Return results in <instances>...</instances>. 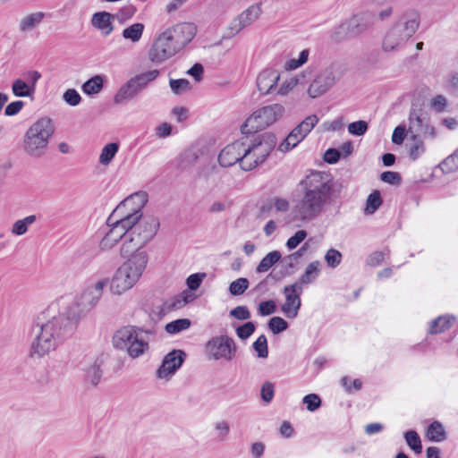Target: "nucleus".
<instances>
[{
  "label": "nucleus",
  "instance_id": "nucleus-1",
  "mask_svg": "<svg viewBox=\"0 0 458 458\" xmlns=\"http://www.w3.org/2000/svg\"><path fill=\"white\" fill-rule=\"evenodd\" d=\"M81 312L80 302L74 301L68 306L66 313L50 317L47 310L38 317L32 329L35 337L30 346V356L43 358L55 351L73 334Z\"/></svg>",
  "mask_w": 458,
  "mask_h": 458
},
{
  "label": "nucleus",
  "instance_id": "nucleus-2",
  "mask_svg": "<svg viewBox=\"0 0 458 458\" xmlns=\"http://www.w3.org/2000/svg\"><path fill=\"white\" fill-rule=\"evenodd\" d=\"M303 196L293 208L295 217L301 221H311L319 216L325 206L331 203L334 183L330 174L312 171L301 182Z\"/></svg>",
  "mask_w": 458,
  "mask_h": 458
},
{
  "label": "nucleus",
  "instance_id": "nucleus-3",
  "mask_svg": "<svg viewBox=\"0 0 458 458\" xmlns=\"http://www.w3.org/2000/svg\"><path fill=\"white\" fill-rule=\"evenodd\" d=\"M126 223V240L121 247L123 257L132 256L140 250L156 235L159 227L157 218L154 216L142 217L140 208H132L131 211H123Z\"/></svg>",
  "mask_w": 458,
  "mask_h": 458
},
{
  "label": "nucleus",
  "instance_id": "nucleus-4",
  "mask_svg": "<svg viewBox=\"0 0 458 458\" xmlns=\"http://www.w3.org/2000/svg\"><path fill=\"white\" fill-rule=\"evenodd\" d=\"M148 261V253L141 251L133 254L114 274L110 281V292L121 295L139 281Z\"/></svg>",
  "mask_w": 458,
  "mask_h": 458
},
{
  "label": "nucleus",
  "instance_id": "nucleus-5",
  "mask_svg": "<svg viewBox=\"0 0 458 458\" xmlns=\"http://www.w3.org/2000/svg\"><path fill=\"white\" fill-rule=\"evenodd\" d=\"M54 133L55 125L52 119L47 116L39 118L29 127L24 134L23 151L32 158L44 157Z\"/></svg>",
  "mask_w": 458,
  "mask_h": 458
},
{
  "label": "nucleus",
  "instance_id": "nucleus-6",
  "mask_svg": "<svg viewBox=\"0 0 458 458\" xmlns=\"http://www.w3.org/2000/svg\"><path fill=\"white\" fill-rule=\"evenodd\" d=\"M419 26V13L413 9L404 12L386 33L382 41L383 51L398 50L415 34Z\"/></svg>",
  "mask_w": 458,
  "mask_h": 458
},
{
  "label": "nucleus",
  "instance_id": "nucleus-7",
  "mask_svg": "<svg viewBox=\"0 0 458 458\" xmlns=\"http://www.w3.org/2000/svg\"><path fill=\"white\" fill-rule=\"evenodd\" d=\"M151 335L150 330H144L135 326H125L115 331L112 343L115 349L125 350L132 358H138L148 350V341L142 334Z\"/></svg>",
  "mask_w": 458,
  "mask_h": 458
},
{
  "label": "nucleus",
  "instance_id": "nucleus-8",
  "mask_svg": "<svg viewBox=\"0 0 458 458\" xmlns=\"http://www.w3.org/2000/svg\"><path fill=\"white\" fill-rule=\"evenodd\" d=\"M284 113L281 104H271L256 110L242 125L243 134L261 131L278 121Z\"/></svg>",
  "mask_w": 458,
  "mask_h": 458
},
{
  "label": "nucleus",
  "instance_id": "nucleus-9",
  "mask_svg": "<svg viewBox=\"0 0 458 458\" xmlns=\"http://www.w3.org/2000/svg\"><path fill=\"white\" fill-rule=\"evenodd\" d=\"M131 199H126L121 202L107 218V225L111 227L100 242L102 250L113 248L120 240H126V223L123 209L130 205Z\"/></svg>",
  "mask_w": 458,
  "mask_h": 458
},
{
  "label": "nucleus",
  "instance_id": "nucleus-10",
  "mask_svg": "<svg viewBox=\"0 0 458 458\" xmlns=\"http://www.w3.org/2000/svg\"><path fill=\"white\" fill-rule=\"evenodd\" d=\"M181 49L171 39L168 33L164 31L154 41L148 51V57L152 63L160 64L177 54Z\"/></svg>",
  "mask_w": 458,
  "mask_h": 458
},
{
  "label": "nucleus",
  "instance_id": "nucleus-11",
  "mask_svg": "<svg viewBox=\"0 0 458 458\" xmlns=\"http://www.w3.org/2000/svg\"><path fill=\"white\" fill-rule=\"evenodd\" d=\"M338 67L332 64L322 70L312 81L308 88V94L315 98L324 95L331 87L335 85L339 77Z\"/></svg>",
  "mask_w": 458,
  "mask_h": 458
},
{
  "label": "nucleus",
  "instance_id": "nucleus-12",
  "mask_svg": "<svg viewBox=\"0 0 458 458\" xmlns=\"http://www.w3.org/2000/svg\"><path fill=\"white\" fill-rule=\"evenodd\" d=\"M206 348L214 360H232L236 352V344L233 338L220 335L211 338Z\"/></svg>",
  "mask_w": 458,
  "mask_h": 458
},
{
  "label": "nucleus",
  "instance_id": "nucleus-13",
  "mask_svg": "<svg viewBox=\"0 0 458 458\" xmlns=\"http://www.w3.org/2000/svg\"><path fill=\"white\" fill-rule=\"evenodd\" d=\"M301 292L302 288L301 285H299V283L286 285L284 288L285 302L281 309L287 318H294L298 316V312L301 305Z\"/></svg>",
  "mask_w": 458,
  "mask_h": 458
},
{
  "label": "nucleus",
  "instance_id": "nucleus-14",
  "mask_svg": "<svg viewBox=\"0 0 458 458\" xmlns=\"http://www.w3.org/2000/svg\"><path fill=\"white\" fill-rule=\"evenodd\" d=\"M261 14L260 4L250 5L236 18H234L229 27L230 36L236 35L244 28L252 24Z\"/></svg>",
  "mask_w": 458,
  "mask_h": 458
},
{
  "label": "nucleus",
  "instance_id": "nucleus-15",
  "mask_svg": "<svg viewBox=\"0 0 458 458\" xmlns=\"http://www.w3.org/2000/svg\"><path fill=\"white\" fill-rule=\"evenodd\" d=\"M165 31L182 50L193 39L197 32V28L193 23L183 22L176 24L167 29Z\"/></svg>",
  "mask_w": 458,
  "mask_h": 458
},
{
  "label": "nucleus",
  "instance_id": "nucleus-16",
  "mask_svg": "<svg viewBox=\"0 0 458 458\" xmlns=\"http://www.w3.org/2000/svg\"><path fill=\"white\" fill-rule=\"evenodd\" d=\"M276 145V138L273 133L265 132L256 136L249 146L254 151L257 158L263 163Z\"/></svg>",
  "mask_w": 458,
  "mask_h": 458
},
{
  "label": "nucleus",
  "instance_id": "nucleus-17",
  "mask_svg": "<svg viewBox=\"0 0 458 458\" xmlns=\"http://www.w3.org/2000/svg\"><path fill=\"white\" fill-rule=\"evenodd\" d=\"M185 357V352L182 350H173L166 354L161 366L157 370V377L159 378H168L175 373L182 366Z\"/></svg>",
  "mask_w": 458,
  "mask_h": 458
},
{
  "label": "nucleus",
  "instance_id": "nucleus-18",
  "mask_svg": "<svg viewBox=\"0 0 458 458\" xmlns=\"http://www.w3.org/2000/svg\"><path fill=\"white\" fill-rule=\"evenodd\" d=\"M280 81V72L272 68L262 70L256 80L258 90L261 95H270L276 92Z\"/></svg>",
  "mask_w": 458,
  "mask_h": 458
},
{
  "label": "nucleus",
  "instance_id": "nucleus-19",
  "mask_svg": "<svg viewBox=\"0 0 458 458\" xmlns=\"http://www.w3.org/2000/svg\"><path fill=\"white\" fill-rule=\"evenodd\" d=\"M410 130L415 131L418 134L429 135L434 138L436 135L434 127L429 125L428 114L421 109H412L409 116Z\"/></svg>",
  "mask_w": 458,
  "mask_h": 458
},
{
  "label": "nucleus",
  "instance_id": "nucleus-20",
  "mask_svg": "<svg viewBox=\"0 0 458 458\" xmlns=\"http://www.w3.org/2000/svg\"><path fill=\"white\" fill-rule=\"evenodd\" d=\"M374 23V15L371 13H361L353 15L346 21L349 35L356 37L369 30Z\"/></svg>",
  "mask_w": 458,
  "mask_h": 458
},
{
  "label": "nucleus",
  "instance_id": "nucleus-21",
  "mask_svg": "<svg viewBox=\"0 0 458 458\" xmlns=\"http://www.w3.org/2000/svg\"><path fill=\"white\" fill-rule=\"evenodd\" d=\"M243 140L244 138H242L221 150L218 156V162L222 166L229 167L239 163L243 150Z\"/></svg>",
  "mask_w": 458,
  "mask_h": 458
},
{
  "label": "nucleus",
  "instance_id": "nucleus-22",
  "mask_svg": "<svg viewBox=\"0 0 458 458\" xmlns=\"http://www.w3.org/2000/svg\"><path fill=\"white\" fill-rule=\"evenodd\" d=\"M243 150L239 160V165L244 171H250L257 167L262 162L259 160L258 156L254 153L251 148L249 146V138L243 137Z\"/></svg>",
  "mask_w": 458,
  "mask_h": 458
},
{
  "label": "nucleus",
  "instance_id": "nucleus-23",
  "mask_svg": "<svg viewBox=\"0 0 458 458\" xmlns=\"http://www.w3.org/2000/svg\"><path fill=\"white\" fill-rule=\"evenodd\" d=\"M114 19L113 14L107 12H98L93 14L91 23L93 27L100 30L106 36H107L114 30V26L112 24V20Z\"/></svg>",
  "mask_w": 458,
  "mask_h": 458
},
{
  "label": "nucleus",
  "instance_id": "nucleus-24",
  "mask_svg": "<svg viewBox=\"0 0 458 458\" xmlns=\"http://www.w3.org/2000/svg\"><path fill=\"white\" fill-rule=\"evenodd\" d=\"M134 82L135 81H132L131 79L119 89L114 97V102L115 104H122L125 101H129L140 92V89H138Z\"/></svg>",
  "mask_w": 458,
  "mask_h": 458
},
{
  "label": "nucleus",
  "instance_id": "nucleus-25",
  "mask_svg": "<svg viewBox=\"0 0 458 458\" xmlns=\"http://www.w3.org/2000/svg\"><path fill=\"white\" fill-rule=\"evenodd\" d=\"M306 136L298 126L294 127L278 146V150L284 153L288 152L296 147Z\"/></svg>",
  "mask_w": 458,
  "mask_h": 458
},
{
  "label": "nucleus",
  "instance_id": "nucleus-26",
  "mask_svg": "<svg viewBox=\"0 0 458 458\" xmlns=\"http://www.w3.org/2000/svg\"><path fill=\"white\" fill-rule=\"evenodd\" d=\"M455 319V317L452 315L439 316L432 320L429 327V333L437 335L445 331L451 327Z\"/></svg>",
  "mask_w": 458,
  "mask_h": 458
},
{
  "label": "nucleus",
  "instance_id": "nucleus-27",
  "mask_svg": "<svg viewBox=\"0 0 458 458\" xmlns=\"http://www.w3.org/2000/svg\"><path fill=\"white\" fill-rule=\"evenodd\" d=\"M426 437L432 442H442L447 435L441 422L435 420L427 428Z\"/></svg>",
  "mask_w": 458,
  "mask_h": 458
},
{
  "label": "nucleus",
  "instance_id": "nucleus-28",
  "mask_svg": "<svg viewBox=\"0 0 458 458\" xmlns=\"http://www.w3.org/2000/svg\"><path fill=\"white\" fill-rule=\"evenodd\" d=\"M104 87V79L101 75H95L82 84V90L87 95L99 93Z\"/></svg>",
  "mask_w": 458,
  "mask_h": 458
},
{
  "label": "nucleus",
  "instance_id": "nucleus-29",
  "mask_svg": "<svg viewBox=\"0 0 458 458\" xmlns=\"http://www.w3.org/2000/svg\"><path fill=\"white\" fill-rule=\"evenodd\" d=\"M282 255L278 250H273L267 253L256 267L258 273L268 271L281 259Z\"/></svg>",
  "mask_w": 458,
  "mask_h": 458
},
{
  "label": "nucleus",
  "instance_id": "nucleus-30",
  "mask_svg": "<svg viewBox=\"0 0 458 458\" xmlns=\"http://www.w3.org/2000/svg\"><path fill=\"white\" fill-rule=\"evenodd\" d=\"M319 266H320V263L318 260L310 263L307 266L305 272L303 273V275L300 277L299 281L297 282V283H299V285L301 286L302 284H308L312 283L313 280L319 274Z\"/></svg>",
  "mask_w": 458,
  "mask_h": 458
},
{
  "label": "nucleus",
  "instance_id": "nucleus-31",
  "mask_svg": "<svg viewBox=\"0 0 458 458\" xmlns=\"http://www.w3.org/2000/svg\"><path fill=\"white\" fill-rule=\"evenodd\" d=\"M144 28L143 23H133L123 30V37L132 43H136L141 38Z\"/></svg>",
  "mask_w": 458,
  "mask_h": 458
},
{
  "label": "nucleus",
  "instance_id": "nucleus-32",
  "mask_svg": "<svg viewBox=\"0 0 458 458\" xmlns=\"http://www.w3.org/2000/svg\"><path fill=\"white\" fill-rule=\"evenodd\" d=\"M119 150L117 142H111L104 146L99 156V163L102 165H108Z\"/></svg>",
  "mask_w": 458,
  "mask_h": 458
},
{
  "label": "nucleus",
  "instance_id": "nucleus-33",
  "mask_svg": "<svg viewBox=\"0 0 458 458\" xmlns=\"http://www.w3.org/2000/svg\"><path fill=\"white\" fill-rule=\"evenodd\" d=\"M45 17L42 12L34 13L24 17L20 23V30L21 31H28L39 24Z\"/></svg>",
  "mask_w": 458,
  "mask_h": 458
},
{
  "label": "nucleus",
  "instance_id": "nucleus-34",
  "mask_svg": "<svg viewBox=\"0 0 458 458\" xmlns=\"http://www.w3.org/2000/svg\"><path fill=\"white\" fill-rule=\"evenodd\" d=\"M102 377L101 362L95 360L86 370V381L93 386H96Z\"/></svg>",
  "mask_w": 458,
  "mask_h": 458
},
{
  "label": "nucleus",
  "instance_id": "nucleus-35",
  "mask_svg": "<svg viewBox=\"0 0 458 458\" xmlns=\"http://www.w3.org/2000/svg\"><path fill=\"white\" fill-rule=\"evenodd\" d=\"M159 72L157 70H152L148 71L140 74H138L131 78L132 81H135L134 83L137 85L138 89L143 90L147 85L157 79L158 76Z\"/></svg>",
  "mask_w": 458,
  "mask_h": 458
},
{
  "label": "nucleus",
  "instance_id": "nucleus-36",
  "mask_svg": "<svg viewBox=\"0 0 458 458\" xmlns=\"http://www.w3.org/2000/svg\"><path fill=\"white\" fill-rule=\"evenodd\" d=\"M195 299V294L185 290L182 294L176 296L170 303L167 304V309L176 310L182 308L186 303L192 301Z\"/></svg>",
  "mask_w": 458,
  "mask_h": 458
},
{
  "label": "nucleus",
  "instance_id": "nucleus-37",
  "mask_svg": "<svg viewBox=\"0 0 458 458\" xmlns=\"http://www.w3.org/2000/svg\"><path fill=\"white\" fill-rule=\"evenodd\" d=\"M37 217L35 215H30L23 219L17 220L12 228V233L15 235H23L28 230V225H32L36 221Z\"/></svg>",
  "mask_w": 458,
  "mask_h": 458
},
{
  "label": "nucleus",
  "instance_id": "nucleus-38",
  "mask_svg": "<svg viewBox=\"0 0 458 458\" xmlns=\"http://www.w3.org/2000/svg\"><path fill=\"white\" fill-rule=\"evenodd\" d=\"M12 90L14 96L24 98L31 96L33 89L30 88V85L21 79H17L13 82Z\"/></svg>",
  "mask_w": 458,
  "mask_h": 458
},
{
  "label": "nucleus",
  "instance_id": "nucleus-39",
  "mask_svg": "<svg viewBox=\"0 0 458 458\" xmlns=\"http://www.w3.org/2000/svg\"><path fill=\"white\" fill-rule=\"evenodd\" d=\"M191 327V320L188 318H179L174 320L165 326V331L168 334H177L182 330H186Z\"/></svg>",
  "mask_w": 458,
  "mask_h": 458
},
{
  "label": "nucleus",
  "instance_id": "nucleus-40",
  "mask_svg": "<svg viewBox=\"0 0 458 458\" xmlns=\"http://www.w3.org/2000/svg\"><path fill=\"white\" fill-rule=\"evenodd\" d=\"M404 438L407 445L416 453L420 454L422 451L421 440L418 433L414 430L405 432Z\"/></svg>",
  "mask_w": 458,
  "mask_h": 458
},
{
  "label": "nucleus",
  "instance_id": "nucleus-41",
  "mask_svg": "<svg viewBox=\"0 0 458 458\" xmlns=\"http://www.w3.org/2000/svg\"><path fill=\"white\" fill-rule=\"evenodd\" d=\"M108 283H109V279L104 278L102 280L98 281L94 284L92 290L89 293V294L93 295L92 299L89 301V304L91 307L95 306L98 303V301H99V299L102 296L104 288L106 286V284Z\"/></svg>",
  "mask_w": 458,
  "mask_h": 458
},
{
  "label": "nucleus",
  "instance_id": "nucleus-42",
  "mask_svg": "<svg viewBox=\"0 0 458 458\" xmlns=\"http://www.w3.org/2000/svg\"><path fill=\"white\" fill-rule=\"evenodd\" d=\"M382 202L380 192L378 191H374L367 199L365 208L366 212L373 214L382 205Z\"/></svg>",
  "mask_w": 458,
  "mask_h": 458
},
{
  "label": "nucleus",
  "instance_id": "nucleus-43",
  "mask_svg": "<svg viewBox=\"0 0 458 458\" xmlns=\"http://www.w3.org/2000/svg\"><path fill=\"white\" fill-rule=\"evenodd\" d=\"M412 143L409 148V157L412 160H416L420 154H422L425 150L423 141L419 138L418 135H413L411 137Z\"/></svg>",
  "mask_w": 458,
  "mask_h": 458
},
{
  "label": "nucleus",
  "instance_id": "nucleus-44",
  "mask_svg": "<svg viewBox=\"0 0 458 458\" xmlns=\"http://www.w3.org/2000/svg\"><path fill=\"white\" fill-rule=\"evenodd\" d=\"M249 287L247 278L241 277L232 282L229 286V292L232 295H242Z\"/></svg>",
  "mask_w": 458,
  "mask_h": 458
},
{
  "label": "nucleus",
  "instance_id": "nucleus-45",
  "mask_svg": "<svg viewBox=\"0 0 458 458\" xmlns=\"http://www.w3.org/2000/svg\"><path fill=\"white\" fill-rule=\"evenodd\" d=\"M169 84L172 91L176 95L182 94L191 89V83L186 79H171Z\"/></svg>",
  "mask_w": 458,
  "mask_h": 458
},
{
  "label": "nucleus",
  "instance_id": "nucleus-46",
  "mask_svg": "<svg viewBox=\"0 0 458 458\" xmlns=\"http://www.w3.org/2000/svg\"><path fill=\"white\" fill-rule=\"evenodd\" d=\"M442 170L445 173H453L458 170V150L447 157L441 164Z\"/></svg>",
  "mask_w": 458,
  "mask_h": 458
},
{
  "label": "nucleus",
  "instance_id": "nucleus-47",
  "mask_svg": "<svg viewBox=\"0 0 458 458\" xmlns=\"http://www.w3.org/2000/svg\"><path fill=\"white\" fill-rule=\"evenodd\" d=\"M253 348L258 352L259 358H267L268 356L267 340L266 335H261L253 343Z\"/></svg>",
  "mask_w": 458,
  "mask_h": 458
},
{
  "label": "nucleus",
  "instance_id": "nucleus-48",
  "mask_svg": "<svg viewBox=\"0 0 458 458\" xmlns=\"http://www.w3.org/2000/svg\"><path fill=\"white\" fill-rule=\"evenodd\" d=\"M288 327V323L280 317H273L270 318L268 322V328L273 332V334L276 335Z\"/></svg>",
  "mask_w": 458,
  "mask_h": 458
},
{
  "label": "nucleus",
  "instance_id": "nucleus-49",
  "mask_svg": "<svg viewBox=\"0 0 458 458\" xmlns=\"http://www.w3.org/2000/svg\"><path fill=\"white\" fill-rule=\"evenodd\" d=\"M325 260L328 267H336L342 260V254L335 249H329L325 255Z\"/></svg>",
  "mask_w": 458,
  "mask_h": 458
},
{
  "label": "nucleus",
  "instance_id": "nucleus-50",
  "mask_svg": "<svg viewBox=\"0 0 458 458\" xmlns=\"http://www.w3.org/2000/svg\"><path fill=\"white\" fill-rule=\"evenodd\" d=\"M136 12V8L132 4H128L122 7L115 14H113L114 18L120 22H123L126 20L131 18Z\"/></svg>",
  "mask_w": 458,
  "mask_h": 458
},
{
  "label": "nucleus",
  "instance_id": "nucleus-51",
  "mask_svg": "<svg viewBox=\"0 0 458 458\" xmlns=\"http://www.w3.org/2000/svg\"><path fill=\"white\" fill-rule=\"evenodd\" d=\"M318 123V117L316 114H311L307 116L301 123H299L297 126L299 129L301 130V131L308 135L311 130L316 126V124Z\"/></svg>",
  "mask_w": 458,
  "mask_h": 458
},
{
  "label": "nucleus",
  "instance_id": "nucleus-52",
  "mask_svg": "<svg viewBox=\"0 0 458 458\" xmlns=\"http://www.w3.org/2000/svg\"><path fill=\"white\" fill-rule=\"evenodd\" d=\"M302 403L306 404L307 410L310 411H314L321 406V399L316 394H309L305 395L302 399Z\"/></svg>",
  "mask_w": 458,
  "mask_h": 458
},
{
  "label": "nucleus",
  "instance_id": "nucleus-53",
  "mask_svg": "<svg viewBox=\"0 0 458 458\" xmlns=\"http://www.w3.org/2000/svg\"><path fill=\"white\" fill-rule=\"evenodd\" d=\"M63 98L69 106H78L81 101V97L74 89H67L64 95Z\"/></svg>",
  "mask_w": 458,
  "mask_h": 458
},
{
  "label": "nucleus",
  "instance_id": "nucleus-54",
  "mask_svg": "<svg viewBox=\"0 0 458 458\" xmlns=\"http://www.w3.org/2000/svg\"><path fill=\"white\" fill-rule=\"evenodd\" d=\"M298 84V80L296 78H290L289 80H285L279 87L276 86V90L275 93L285 96L287 95L295 86Z\"/></svg>",
  "mask_w": 458,
  "mask_h": 458
},
{
  "label": "nucleus",
  "instance_id": "nucleus-55",
  "mask_svg": "<svg viewBox=\"0 0 458 458\" xmlns=\"http://www.w3.org/2000/svg\"><path fill=\"white\" fill-rule=\"evenodd\" d=\"M368 130V123L365 121L352 122L348 125V131L351 134L361 136Z\"/></svg>",
  "mask_w": 458,
  "mask_h": 458
},
{
  "label": "nucleus",
  "instance_id": "nucleus-56",
  "mask_svg": "<svg viewBox=\"0 0 458 458\" xmlns=\"http://www.w3.org/2000/svg\"><path fill=\"white\" fill-rule=\"evenodd\" d=\"M206 276H207L206 273H196V274L191 275L186 280L188 288L191 291L197 290L200 286L202 281L204 280V278Z\"/></svg>",
  "mask_w": 458,
  "mask_h": 458
},
{
  "label": "nucleus",
  "instance_id": "nucleus-57",
  "mask_svg": "<svg viewBox=\"0 0 458 458\" xmlns=\"http://www.w3.org/2000/svg\"><path fill=\"white\" fill-rule=\"evenodd\" d=\"M380 179L392 185H400L402 182L401 174L397 172L386 171L380 174Z\"/></svg>",
  "mask_w": 458,
  "mask_h": 458
},
{
  "label": "nucleus",
  "instance_id": "nucleus-58",
  "mask_svg": "<svg viewBox=\"0 0 458 458\" xmlns=\"http://www.w3.org/2000/svg\"><path fill=\"white\" fill-rule=\"evenodd\" d=\"M255 331V325L253 322H247L242 326H240L236 329L237 336L242 340L249 338Z\"/></svg>",
  "mask_w": 458,
  "mask_h": 458
},
{
  "label": "nucleus",
  "instance_id": "nucleus-59",
  "mask_svg": "<svg viewBox=\"0 0 458 458\" xmlns=\"http://www.w3.org/2000/svg\"><path fill=\"white\" fill-rule=\"evenodd\" d=\"M275 386L274 384L266 381L261 386V398L265 403H270L274 398Z\"/></svg>",
  "mask_w": 458,
  "mask_h": 458
},
{
  "label": "nucleus",
  "instance_id": "nucleus-60",
  "mask_svg": "<svg viewBox=\"0 0 458 458\" xmlns=\"http://www.w3.org/2000/svg\"><path fill=\"white\" fill-rule=\"evenodd\" d=\"M307 236V232L304 230L297 231L294 235L287 240L286 246L289 250L296 248Z\"/></svg>",
  "mask_w": 458,
  "mask_h": 458
},
{
  "label": "nucleus",
  "instance_id": "nucleus-61",
  "mask_svg": "<svg viewBox=\"0 0 458 458\" xmlns=\"http://www.w3.org/2000/svg\"><path fill=\"white\" fill-rule=\"evenodd\" d=\"M230 316L239 320H246L250 318V312L246 306H237L230 311Z\"/></svg>",
  "mask_w": 458,
  "mask_h": 458
},
{
  "label": "nucleus",
  "instance_id": "nucleus-62",
  "mask_svg": "<svg viewBox=\"0 0 458 458\" xmlns=\"http://www.w3.org/2000/svg\"><path fill=\"white\" fill-rule=\"evenodd\" d=\"M431 106L437 113H442L447 106V99L443 95H437L431 100Z\"/></svg>",
  "mask_w": 458,
  "mask_h": 458
},
{
  "label": "nucleus",
  "instance_id": "nucleus-63",
  "mask_svg": "<svg viewBox=\"0 0 458 458\" xmlns=\"http://www.w3.org/2000/svg\"><path fill=\"white\" fill-rule=\"evenodd\" d=\"M276 306L274 301H266L259 304V312L261 316H268L276 311Z\"/></svg>",
  "mask_w": 458,
  "mask_h": 458
},
{
  "label": "nucleus",
  "instance_id": "nucleus-64",
  "mask_svg": "<svg viewBox=\"0 0 458 458\" xmlns=\"http://www.w3.org/2000/svg\"><path fill=\"white\" fill-rule=\"evenodd\" d=\"M351 37L352 36L349 35V32L346 29V22L339 25L332 34V38L335 41H341V40H344V39H345L347 38H351Z\"/></svg>",
  "mask_w": 458,
  "mask_h": 458
}]
</instances>
